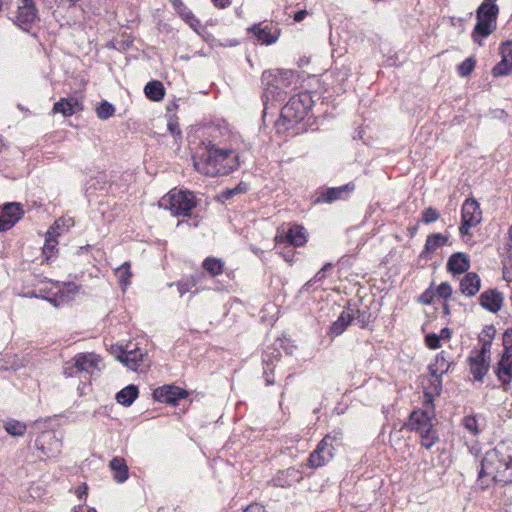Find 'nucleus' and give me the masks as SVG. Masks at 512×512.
I'll use <instances>...</instances> for the list:
<instances>
[{
  "label": "nucleus",
  "mask_w": 512,
  "mask_h": 512,
  "mask_svg": "<svg viewBox=\"0 0 512 512\" xmlns=\"http://www.w3.org/2000/svg\"><path fill=\"white\" fill-rule=\"evenodd\" d=\"M496 28V23L486 21V20H477V24L475 25L473 31V37L476 40V36L480 35L481 37H488Z\"/></svg>",
  "instance_id": "nucleus-36"
},
{
  "label": "nucleus",
  "mask_w": 512,
  "mask_h": 512,
  "mask_svg": "<svg viewBox=\"0 0 512 512\" xmlns=\"http://www.w3.org/2000/svg\"><path fill=\"white\" fill-rule=\"evenodd\" d=\"M481 287V280L478 274L474 272L467 273L460 282V291L468 296H475Z\"/></svg>",
  "instance_id": "nucleus-23"
},
{
  "label": "nucleus",
  "mask_w": 512,
  "mask_h": 512,
  "mask_svg": "<svg viewBox=\"0 0 512 512\" xmlns=\"http://www.w3.org/2000/svg\"><path fill=\"white\" fill-rule=\"evenodd\" d=\"M83 109L81 102L73 96L62 98L53 106L54 113H61L63 116H71Z\"/></svg>",
  "instance_id": "nucleus-19"
},
{
  "label": "nucleus",
  "mask_w": 512,
  "mask_h": 512,
  "mask_svg": "<svg viewBox=\"0 0 512 512\" xmlns=\"http://www.w3.org/2000/svg\"><path fill=\"white\" fill-rule=\"evenodd\" d=\"M503 295L497 290H488L480 295V304L490 312H498L503 303Z\"/></svg>",
  "instance_id": "nucleus-21"
},
{
  "label": "nucleus",
  "mask_w": 512,
  "mask_h": 512,
  "mask_svg": "<svg viewBox=\"0 0 512 512\" xmlns=\"http://www.w3.org/2000/svg\"><path fill=\"white\" fill-rule=\"evenodd\" d=\"M331 268H332V264L331 263H327L320 270L323 271L326 274V272L328 270H330Z\"/></svg>",
  "instance_id": "nucleus-61"
},
{
  "label": "nucleus",
  "mask_w": 512,
  "mask_h": 512,
  "mask_svg": "<svg viewBox=\"0 0 512 512\" xmlns=\"http://www.w3.org/2000/svg\"><path fill=\"white\" fill-rule=\"evenodd\" d=\"M307 15V11L306 10H299L295 13L294 15V20L296 22H300L302 21Z\"/></svg>",
  "instance_id": "nucleus-58"
},
{
  "label": "nucleus",
  "mask_w": 512,
  "mask_h": 512,
  "mask_svg": "<svg viewBox=\"0 0 512 512\" xmlns=\"http://www.w3.org/2000/svg\"><path fill=\"white\" fill-rule=\"evenodd\" d=\"M355 318L354 308L349 304L330 326V334L341 335Z\"/></svg>",
  "instance_id": "nucleus-18"
},
{
  "label": "nucleus",
  "mask_w": 512,
  "mask_h": 512,
  "mask_svg": "<svg viewBox=\"0 0 512 512\" xmlns=\"http://www.w3.org/2000/svg\"><path fill=\"white\" fill-rule=\"evenodd\" d=\"M482 212L474 199H467L462 205V223L459 228L461 235H467L469 230L480 223Z\"/></svg>",
  "instance_id": "nucleus-8"
},
{
  "label": "nucleus",
  "mask_w": 512,
  "mask_h": 512,
  "mask_svg": "<svg viewBox=\"0 0 512 512\" xmlns=\"http://www.w3.org/2000/svg\"><path fill=\"white\" fill-rule=\"evenodd\" d=\"M116 275L119 278L120 284L123 289L130 283L129 279L132 276V272L130 270V262H125L121 266L116 269Z\"/></svg>",
  "instance_id": "nucleus-40"
},
{
  "label": "nucleus",
  "mask_w": 512,
  "mask_h": 512,
  "mask_svg": "<svg viewBox=\"0 0 512 512\" xmlns=\"http://www.w3.org/2000/svg\"><path fill=\"white\" fill-rule=\"evenodd\" d=\"M276 244L288 243L290 246L299 247L307 242L305 229L302 226L294 225L285 234L275 236Z\"/></svg>",
  "instance_id": "nucleus-14"
},
{
  "label": "nucleus",
  "mask_w": 512,
  "mask_h": 512,
  "mask_svg": "<svg viewBox=\"0 0 512 512\" xmlns=\"http://www.w3.org/2000/svg\"><path fill=\"white\" fill-rule=\"evenodd\" d=\"M448 237L441 233L430 234L425 242L424 252L432 253L436 251L440 246L446 244Z\"/></svg>",
  "instance_id": "nucleus-34"
},
{
  "label": "nucleus",
  "mask_w": 512,
  "mask_h": 512,
  "mask_svg": "<svg viewBox=\"0 0 512 512\" xmlns=\"http://www.w3.org/2000/svg\"><path fill=\"white\" fill-rule=\"evenodd\" d=\"M114 112V106L107 101H103L97 108V116L102 120L108 119L114 114Z\"/></svg>",
  "instance_id": "nucleus-43"
},
{
  "label": "nucleus",
  "mask_w": 512,
  "mask_h": 512,
  "mask_svg": "<svg viewBox=\"0 0 512 512\" xmlns=\"http://www.w3.org/2000/svg\"><path fill=\"white\" fill-rule=\"evenodd\" d=\"M509 251L510 253L512 254V225H511V228L509 230Z\"/></svg>",
  "instance_id": "nucleus-60"
},
{
  "label": "nucleus",
  "mask_w": 512,
  "mask_h": 512,
  "mask_svg": "<svg viewBox=\"0 0 512 512\" xmlns=\"http://www.w3.org/2000/svg\"><path fill=\"white\" fill-rule=\"evenodd\" d=\"M312 107V98L308 93L292 96L281 109V119L288 123H297L305 118Z\"/></svg>",
  "instance_id": "nucleus-6"
},
{
  "label": "nucleus",
  "mask_w": 512,
  "mask_h": 512,
  "mask_svg": "<svg viewBox=\"0 0 512 512\" xmlns=\"http://www.w3.org/2000/svg\"><path fill=\"white\" fill-rule=\"evenodd\" d=\"M71 226H73V220L71 218H59L58 220L55 221L54 225L47 231V234L57 237L61 235L63 232L67 231Z\"/></svg>",
  "instance_id": "nucleus-37"
},
{
  "label": "nucleus",
  "mask_w": 512,
  "mask_h": 512,
  "mask_svg": "<svg viewBox=\"0 0 512 512\" xmlns=\"http://www.w3.org/2000/svg\"><path fill=\"white\" fill-rule=\"evenodd\" d=\"M436 296L435 289L433 288V284L430 285L419 297V301L423 304L430 305L432 304L434 297Z\"/></svg>",
  "instance_id": "nucleus-49"
},
{
  "label": "nucleus",
  "mask_w": 512,
  "mask_h": 512,
  "mask_svg": "<svg viewBox=\"0 0 512 512\" xmlns=\"http://www.w3.org/2000/svg\"><path fill=\"white\" fill-rule=\"evenodd\" d=\"M202 267L211 277H216L223 273L224 262L219 258L207 257L203 261Z\"/></svg>",
  "instance_id": "nucleus-31"
},
{
  "label": "nucleus",
  "mask_w": 512,
  "mask_h": 512,
  "mask_svg": "<svg viewBox=\"0 0 512 512\" xmlns=\"http://www.w3.org/2000/svg\"><path fill=\"white\" fill-rule=\"evenodd\" d=\"M435 292L436 296L447 300L452 295V287L448 282H442L439 286H437Z\"/></svg>",
  "instance_id": "nucleus-47"
},
{
  "label": "nucleus",
  "mask_w": 512,
  "mask_h": 512,
  "mask_svg": "<svg viewBox=\"0 0 512 512\" xmlns=\"http://www.w3.org/2000/svg\"><path fill=\"white\" fill-rule=\"evenodd\" d=\"M32 0H18L15 24L25 32L32 28Z\"/></svg>",
  "instance_id": "nucleus-15"
},
{
  "label": "nucleus",
  "mask_w": 512,
  "mask_h": 512,
  "mask_svg": "<svg viewBox=\"0 0 512 512\" xmlns=\"http://www.w3.org/2000/svg\"><path fill=\"white\" fill-rule=\"evenodd\" d=\"M450 368V362L446 359L444 352L442 351L435 357V361L429 365V371L431 376H443L448 372Z\"/></svg>",
  "instance_id": "nucleus-28"
},
{
  "label": "nucleus",
  "mask_w": 512,
  "mask_h": 512,
  "mask_svg": "<svg viewBox=\"0 0 512 512\" xmlns=\"http://www.w3.org/2000/svg\"><path fill=\"white\" fill-rule=\"evenodd\" d=\"M256 36L259 41L265 44H271L275 41V38H273L265 28H258Z\"/></svg>",
  "instance_id": "nucleus-50"
},
{
  "label": "nucleus",
  "mask_w": 512,
  "mask_h": 512,
  "mask_svg": "<svg viewBox=\"0 0 512 512\" xmlns=\"http://www.w3.org/2000/svg\"><path fill=\"white\" fill-rule=\"evenodd\" d=\"M495 329L493 327H489L482 332L479 336V341L481 342V349L476 352V356L480 358H484L490 361V351L492 345V338L494 337Z\"/></svg>",
  "instance_id": "nucleus-26"
},
{
  "label": "nucleus",
  "mask_w": 512,
  "mask_h": 512,
  "mask_svg": "<svg viewBox=\"0 0 512 512\" xmlns=\"http://www.w3.org/2000/svg\"><path fill=\"white\" fill-rule=\"evenodd\" d=\"M294 77L293 70L276 69L264 71L261 80L267 95L280 97L282 91L292 85Z\"/></svg>",
  "instance_id": "nucleus-5"
},
{
  "label": "nucleus",
  "mask_w": 512,
  "mask_h": 512,
  "mask_svg": "<svg viewBox=\"0 0 512 512\" xmlns=\"http://www.w3.org/2000/svg\"><path fill=\"white\" fill-rule=\"evenodd\" d=\"M87 491H88V487H87V485L85 483H83L82 485H80L77 488L76 493H77L79 498H82L83 496L87 495Z\"/></svg>",
  "instance_id": "nucleus-56"
},
{
  "label": "nucleus",
  "mask_w": 512,
  "mask_h": 512,
  "mask_svg": "<svg viewBox=\"0 0 512 512\" xmlns=\"http://www.w3.org/2000/svg\"><path fill=\"white\" fill-rule=\"evenodd\" d=\"M248 191V184L245 183V182H240L235 188H232V189H226L225 191H223L221 193V199L224 201V200H229L231 199L233 196L237 195V194H240V193H245Z\"/></svg>",
  "instance_id": "nucleus-41"
},
{
  "label": "nucleus",
  "mask_w": 512,
  "mask_h": 512,
  "mask_svg": "<svg viewBox=\"0 0 512 512\" xmlns=\"http://www.w3.org/2000/svg\"><path fill=\"white\" fill-rule=\"evenodd\" d=\"M495 374L502 383L504 391H509L512 380V357L500 359L495 368Z\"/></svg>",
  "instance_id": "nucleus-20"
},
{
  "label": "nucleus",
  "mask_w": 512,
  "mask_h": 512,
  "mask_svg": "<svg viewBox=\"0 0 512 512\" xmlns=\"http://www.w3.org/2000/svg\"><path fill=\"white\" fill-rule=\"evenodd\" d=\"M41 284V282L37 284L34 282V298H41L42 300H46L53 306L57 307L62 299V295L59 296V294H61L60 287L57 284L50 282V287L47 289L43 288Z\"/></svg>",
  "instance_id": "nucleus-17"
},
{
  "label": "nucleus",
  "mask_w": 512,
  "mask_h": 512,
  "mask_svg": "<svg viewBox=\"0 0 512 512\" xmlns=\"http://www.w3.org/2000/svg\"><path fill=\"white\" fill-rule=\"evenodd\" d=\"M58 241L56 240V237L52 235H48L46 233L45 243L42 247V256L43 260L42 262H49V260L55 255L57 250Z\"/></svg>",
  "instance_id": "nucleus-35"
},
{
  "label": "nucleus",
  "mask_w": 512,
  "mask_h": 512,
  "mask_svg": "<svg viewBox=\"0 0 512 512\" xmlns=\"http://www.w3.org/2000/svg\"><path fill=\"white\" fill-rule=\"evenodd\" d=\"M499 7L496 4H481L476 12L477 20H486L496 23Z\"/></svg>",
  "instance_id": "nucleus-29"
},
{
  "label": "nucleus",
  "mask_w": 512,
  "mask_h": 512,
  "mask_svg": "<svg viewBox=\"0 0 512 512\" xmlns=\"http://www.w3.org/2000/svg\"><path fill=\"white\" fill-rule=\"evenodd\" d=\"M435 418L434 406L431 400H425L423 409L414 410L410 414L409 426L411 430L418 432L422 437V445L429 449L437 440L433 429Z\"/></svg>",
  "instance_id": "nucleus-3"
},
{
  "label": "nucleus",
  "mask_w": 512,
  "mask_h": 512,
  "mask_svg": "<svg viewBox=\"0 0 512 512\" xmlns=\"http://www.w3.org/2000/svg\"><path fill=\"white\" fill-rule=\"evenodd\" d=\"M153 396L159 402L176 404L178 400L187 396V392L177 386L165 385L155 389Z\"/></svg>",
  "instance_id": "nucleus-13"
},
{
  "label": "nucleus",
  "mask_w": 512,
  "mask_h": 512,
  "mask_svg": "<svg viewBox=\"0 0 512 512\" xmlns=\"http://www.w3.org/2000/svg\"><path fill=\"white\" fill-rule=\"evenodd\" d=\"M36 448L42 455H37L40 459L45 457H54L61 450V442L52 430L42 432L36 439Z\"/></svg>",
  "instance_id": "nucleus-10"
},
{
  "label": "nucleus",
  "mask_w": 512,
  "mask_h": 512,
  "mask_svg": "<svg viewBox=\"0 0 512 512\" xmlns=\"http://www.w3.org/2000/svg\"><path fill=\"white\" fill-rule=\"evenodd\" d=\"M168 130L174 136H181V130L177 121L170 120L168 122Z\"/></svg>",
  "instance_id": "nucleus-54"
},
{
  "label": "nucleus",
  "mask_w": 512,
  "mask_h": 512,
  "mask_svg": "<svg viewBox=\"0 0 512 512\" xmlns=\"http://www.w3.org/2000/svg\"><path fill=\"white\" fill-rule=\"evenodd\" d=\"M331 437L325 436L317 445V448L308 458V466L312 468L322 467L334 456V447L331 444Z\"/></svg>",
  "instance_id": "nucleus-9"
},
{
  "label": "nucleus",
  "mask_w": 512,
  "mask_h": 512,
  "mask_svg": "<svg viewBox=\"0 0 512 512\" xmlns=\"http://www.w3.org/2000/svg\"><path fill=\"white\" fill-rule=\"evenodd\" d=\"M504 352L501 359L512 357V329L507 330L503 335Z\"/></svg>",
  "instance_id": "nucleus-44"
},
{
  "label": "nucleus",
  "mask_w": 512,
  "mask_h": 512,
  "mask_svg": "<svg viewBox=\"0 0 512 512\" xmlns=\"http://www.w3.org/2000/svg\"><path fill=\"white\" fill-rule=\"evenodd\" d=\"M88 512H97V511H96V509H94V508H90V509L88 510Z\"/></svg>",
  "instance_id": "nucleus-64"
},
{
  "label": "nucleus",
  "mask_w": 512,
  "mask_h": 512,
  "mask_svg": "<svg viewBox=\"0 0 512 512\" xmlns=\"http://www.w3.org/2000/svg\"><path fill=\"white\" fill-rule=\"evenodd\" d=\"M470 268L469 257L462 252L453 253L447 262V270L452 274H462Z\"/></svg>",
  "instance_id": "nucleus-22"
},
{
  "label": "nucleus",
  "mask_w": 512,
  "mask_h": 512,
  "mask_svg": "<svg viewBox=\"0 0 512 512\" xmlns=\"http://www.w3.org/2000/svg\"><path fill=\"white\" fill-rule=\"evenodd\" d=\"M4 428L12 436H22L26 432L27 426L17 420H8L4 423Z\"/></svg>",
  "instance_id": "nucleus-39"
},
{
  "label": "nucleus",
  "mask_w": 512,
  "mask_h": 512,
  "mask_svg": "<svg viewBox=\"0 0 512 512\" xmlns=\"http://www.w3.org/2000/svg\"><path fill=\"white\" fill-rule=\"evenodd\" d=\"M23 211L19 203H8L4 205L0 213V231H7L12 228L22 217Z\"/></svg>",
  "instance_id": "nucleus-11"
},
{
  "label": "nucleus",
  "mask_w": 512,
  "mask_h": 512,
  "mask_svg": "<svg viewBox=\"0 0 512 512\" xmlns=\"http://www.w3.org/2000/svg\"><path fill=\"white\" fill-rule=\"evenodd\" d=\"M182 17L185 22L196 32L202 27L200 21L195 17L191 11L182 12Z\"/></svg>",
  "instance_id": "nucleus-46"
},
{
  "label": "nucleus",
  "mask_w": 512,
  "mask_h": 512,
  "mask_svg": "<svg viewBox=\"0 0 512 512\" xmlns=\"http://www.w3.org/2000/svg\"><path fill=\"white\" fill-rule=\"evenodd\" d=\"M443 313H444L445 315H449V314H450V307H449V305H448L447 303H445V304L443 305Z\"/></svg>",
  "instance_id": "nucleus-62"
},
{
  "label": "nucleus",
  "mask_w": 512,
  "mask_h": 512,
  "mask_svg": "<svg viewBox=\"0 0 512 512\" xmlns=\"http://www.w3.org/2000/svg\"><path fill=\"white\" fill-rule=\"evenodd\" d=\"M138 396V388L135 385H129L119 391L116 395L118 403L124 406H130Z\"/></svg>",
  "instance_id": "nucleus-32"
},
{
  "label": "nucleus",
  "mask_w": 512,
  "mask_h": 512,
  "mask_svg": "<svg viewBox=\"0 0 512 512\" xmlns=\"http://www.w3.org/2000/svg\"><path fill=\"white\" fill-rule=\"evenodd\" d=\"M72 512H83V507L82 506H76L72 509Z\"/></svg>",
  "instance_id": "nucleus-63"
},
{
  "label": "nucleus",
  "mask_w": 512,
  "mask_h": 512,
  "mask_svg": "<svg viewBox=\"0 0 512 512\" xmlns=\"http://www.w3.org/2000/svg\"><path fill=\"white\" fill-rule=\"evenodd\" d=\"M432 382L431 386L429 388V391L425 392V400H431L432 401V395H439L442 389V376H431Z\"/></svg>",
  "instance_id": "nucleus-42"
},
{
  "label": "nucleus",
  "mask_w": 512,
  "mask_h": 512,
  "mask_svg": "<svg viewBox=\"0 0 512 512\" xmlns=\"http://www.w3.org/2000/svg\"><path fill=\"white\" fill-rule=\"evenodd\" d=\"M354 190V183H348L343 186L328 188L317 197L316 202L332 203L337 200H345Z\"/></svg>",
  "instance_id": "nucleus-12"
},
{
  "label": "nucleus",
  "mask_w": 512,
  "mask_h": 512,
  "mask_svg": "<svg viewBox=\"0 0 512 512\" xmlns=\"http://www.w3.org/2000/svg\"><path fill=\"white\" fill-rule=\"evenodd\" d=\"M483 475L491 476L502 485L512 483V442H500L486 452L479 472L480 477Z\"/></svg>",
  "instance_id": "nucleus-2"
},
{
  "label": "nucleus",
  "mask_w": 512,
  "mask_h": 512,
  "mask_svg": "<svg viewBox=\"0 0 512 512\" xmlns=\"http://www.w3.org/2000/svg\"><path fill=\"white\" fill-rule=\"evenodd\" d=\"M325 277L326 274L323 271L319 270L312 279L305 283L304 289L308 290L316 282H321L323 279H325Z\"/></svg>",
  "instance_id": "nucleus-53"
},
{
  "label": "nucleus",
  "mask_w": 512,
  "mask_h": 512,
  "mask_svg": "<svg viewBox=\"0 0 512 512\" xmlns=\"http://www.w3.org/2000/svg\"><path fill=\"white\" fill-rule=\"evenodd\" d=\"M217 8L224 9L230 5V0H212Z\"/></svg>",
  "instance_id": "nucleus-57"
},
{
  "label": "nucleus",
  "mask_w": 512,
  "mask_h": 512,
  "mask_svg": "<svg viewBox=\"0 0 512 512\" xmlns=\"http://www.w3.org/2000/svg\"><path fill=\"white\" fill-rule=\"evenodd\" d=\"M440 217L438 211L432 207H428L423 211L422 221L426 224L437 221Z\"/></svg>",
  "instance_id": "nucleus-48"
},
{
  "label": "nucleus",
  "mask_w": 512,
  "mask_h": 512,
  "mask_svg": "<svg viewBox=\"0 0 512 512\" xmlns=\"http://www.w3.org/2000/svg\"><path fill=\"white\" fill-rule=\"evenodd\" d=\"M109 467L113 472V478L117 483L125 482L129 477V468L126 464V461L121 457H114L110 463Z\"/></svg>",
  "instance_id": "nucleus-24"
},
{
  "label": "nucleus",
  "mask_w": 512,
  "mask_h": 512,
  "mask_svg": "<svg viewBox=\"0 0 512 512\" xmlns=\"http://www.w3.org/2000/svg\"><path fill=\"white\" fill-rule=\"evenodd\" d=\"M194 168L206 176L227 175L237 169L238 155L232 150H223L215 145L200 148L193 156Z\"/></svg>",
  "instance_id": "nucleus-1"
},
{
  "label": "nucleus",
  "mask_w": 512,
  "mask_h": 512,
  "mask_svg": "<svg viewBox=\"0 0 512 512\" xmlns=\"http://www.w3.org/2000/svg\"><path fill=\"white\" fill-rule=\"evenodd\" d=\"M464 428L472 435H478L484 428V420L474 415L465 416L462 420Z\"/></svg>",
  "instance_id": "nucleus-30"
},
{
  "label": "nucleus",
  "mask_w": 512,
  "mask_h": 512,
  "mask_svg": "<svg viewBox=\"0 0 512 512\" xmlns=\"http://www.w3.org/2000/svg\"><path fill=\"white\" fill-rule=\"evenodd\" d=\"M202 278H204L203 274H195L192 275L189 279L177 283L179 294L183 296L185 293L195 287Z\"/></svg>",
  "instance_id": "nucleus-38"
},
{
  "label": "nucleus",
  "mask_w": 512,
  "mask_h": 512,
  "mask_svg": "<svg viewBox=\"0 0 512 512\" xmlns=\"http://www.w3.org/2000/svg\"><path fill=\"white\" fill-rule=\"evenodd\" d=\"M159 206L170 210L176 217H186L195 208L196 198L190 191L172 190L160 199Z\"/></svg>",
  "instance_id": "nucleus-4"
},
{
  "label": "nucleus",
  "mask_w": 512,
  "mask_h": 512,
  "mask_svg": "<svg viewBox=\"0 0 512 512\" xmlns=\"http://www.w3.org/2000/svg\"><path fill=\"white\" fill-rule=\"evenodd\" d=\"M440 337V340L443 339V340H449L450 337H451V331L448 329V328H443L441 331H440V335H438Z\"/></svg>",
  "instance_id": "nucleus-59"
},
{
  "label": "nucleus",
  "mask_w": 512,
  "mask_h": 512,
  "mask_svg": "<svg viewBox=\"0 0 512 512\" xmlns=\"http://www.w3.org/2000/svg\"><path fill=\"white\" fill-rule=\"evenodd\" d=\"M501 61L492 69V74L497 76L507 75L512 72V41L502 43L500 48Z\"/></svg>",
  "instance_id": "nucleus-16"
},
{
  "label": "nucleus",
  "mask_w": 512,
  "mask_h": 512,
  "mask_svg": "<svg viewBox=\"0 0 512 512\" xmlns=\"http://www.w3.org/2000/svg\"><path fill=\"white\" fill-rule=\"evenodd\" d=\"M244 512H267L266 509L264 508V506L260 505V504H251L249 505L245 510Z\"/></svg>",
  "instance_id": "nucleus-55"
},
{
  "label": "nucleus",
  "mask_w": 512,
  "mask_h": 512,
  "mask_svg": "<svg viewBox=\"0 0 512 512\" xmlns=\"http://www.w3.org/2000/svg\"><path fill=\"white\" fill-rule=\"evenodd\" d=\"M476 61L473 58H467L465 59L458 67V72L461 76L466 77L475 68Z\"/></svg>",
  "instance_id": "nucleus-45"
},
{
  "label": "nucleus",
  "mask_w": 512,
  "mask_h": 512,
  "mask_svg": "<svg viewBox=\"0 0 512 512\" xmlns=\"http://www.w3.org/2000/svg\"><path fill=\"white\" fill-rule=\"evenodd\" d=\"M146 96L153 101H160L165 95L163 84L160 81H151L145 86Z\"/></svg>",
  "instance_id": "nucleus-33"
},
{
  "label": "nucleus",
  "mask_w": 512,
  "mask_h": 512,
  "mask_svg": "<svg viewBox=\"0 0 512 512\" xmlns=\"http://www.w3.org/2000/svg\"><path fill=\"white\" fill-rule=\"evenodd\" d=\"M425 342L430 349H437L440 347V337L435 333L426 335Z\"/></svg>",
  "instance_id": "nucleus-52"
},
{
  "label": "nucleus",
  "mask_w": 512,
  "mask_h": 512,
  "mask_svg": "<svg viewBox=\"0 0 512 512\" xmlns=\"http://www.w3.org/2000/svg\"><path fill=\"white\" fill-rule=\"evenodd\" d=\"M145 354L139 349L121 350L118 359L126 366L136 370L138 365L143 362Z\"/></svg>",
  "instance_id": "nucleus-25"
},
{
  "label": "nucleus",
  "mask_w": 512,
  "mask_h": 512,
  "mask_svg": "<svg viewBox=\"0 0 512 512\" xmlns=\"http://www.w3.org/2000/svg\"><path fill=\"white\" fill-rule=\"evenodd\" d=\"M470 372L473 374L475 380L481 381L489 369V360L480 358L479 356H471L469 358Z\"/></svg>",
  "instance_id": "nucleus-27"
},
{
  "label": "nucleus",
  "mask_w": 512,
  "mask_h": 512,
  "mask_svg": "<svg viewBox=\"0 0 512 512\" xmlns=\"http://www.w3.org/2000/svg\"><path fill=\"white\" fill-rule=\"evenodd\" d=\"M100 358L94 353H79L71 362H67L64 368V374L68 377L75 376L78 372H86L93 375L95 371H100Z\"/></svg>",
  "instance_id": "nucleus-7"
},
{
  "label": "nucleus",
  "mask_w": 512,
  "mask_h": 512,
  "mask_svg": "<svg viewBox=\"0 0 512 512\" xmlns=\"http://www.w3.org/2000/svg\"><path fill=\"white\" fill-rule=\"evenodd\" d=\"M354 312H355L354 320H357V322L360 324V326L362 328H364L369 322L370 315L366 311H360L359 309H355V308H354Z\"/></svg>",
  "instance_id": "nucleus-51"
}]
</instances>
